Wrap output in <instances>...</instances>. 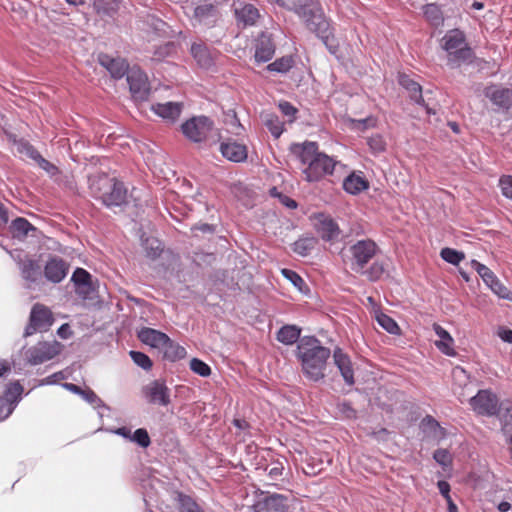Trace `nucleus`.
Returning a JSON list of instances; mask_svg holds the SVG:
<instances>
[{"label":"nucleus","instance_id":"obj_45","mask_svg":"<svg viewBox=\"0 0 512 512\" xmlns=\"http://www.w3.org/2000/svg\"><path fill=\"white\" fill-rule=\"evenodd\" d=\"M304 463L306 466L303 467V471L307 475H317L323 469V461L313 456H307L304 459Z\"/></svg>","mask_w":512,"mask_h":512},{"label":"nucleus","instance_id":"obj_55","mask_svg":"<svg viewBox=\"0 0 512 512\" xmlns=\"http://www.w3.org/2000/svg\"><path fill=\"white\" fill-rule=\"evenodd\" d=\"M338 410L340 411V413L348 418V419H354L357 417V412L356 410L352 407L351 403L350 402H347V401H343L341 403L338 404Z\"/></svg>","mask_w":512,"mask_h":512},{"label":"nucleus","instance_id":"obj_22","mask_svg":"<svg viewBox=\"0 0 512 512\" xmlns=\"http://www.w3.org/2000/svg\"><path fill=\"white\" fill-rule=\"evenodd\" d=\"M168 337L167 334L148 327H144L138 332V338L142 343L158 349L159 351L162 346L165 345V341L168 340Z\"/></svg>","mask_w":512,"mask_h":512},{"label":"nucleus","instance_id":"obj_52","mask_svg":"<svg viewBox=\"0 0 512 512\" xmlns=\"http://www.w3.org/2000/svg\"><path fill=\"white\" fill-rule=\"evenodd\" d=\"M499 187L504 197L512 199V175H502L499 179Z\"/></svg>","mask_w":512,"mask_h":512},{"label":"nucleus","instance_id":"obj_53","mask_svg":"<svg viewBox=\"0 0 512 512\" xmlns=\"http://www.w3.org/2000/svg\"><path fill=\"white\" fill-rule=\"evenodd\" d=\"M434 460L442 466H448L452 463V458L448 450L437 449L433 453Z\"/></svg>","mask_w":512,"mask_h":512},{"label":"nucleus","instance_id":"obj_8","mask_svg":"<svg viewBox=\"0 0 512 512\" xmlns=\"http://www.w3.org/2000/svg\"><path fill=\"white\" fill-rule=\"evenodd\" d=\"M54 322V317L51 310L41 303L33 305L29 323L25 328L24 336L28 337L37 331H47Z\"/></svg>","mask_w":512,"mask_h":512},{"label":"nucleus","instance_id":"obj_3","mask_svg":"<svg viewBox=\"0 0 512 512\" xmlns=\"http://www.w3.org/2000/svg\"><path fill=\"white\" fill-rule=\"evenodd\" d=\"M296 355L301 361L304 375L317 382L325 377V367L331 355L329 348L322 346L314 336H305L299 340Z\"/></svg>","mask_w":512,"mask_h":512},{"label":"nucleus","instance_id":"obj_28","mask_svg":"<svg viewBox=\"0 0 512 512\" xmlns=\"http://www.w3.org/2000/svg\"><path fill=\"white\" fill-rule=\"evenodd\" d=\"M433 329L436 335L440 338V340L435 342L436 347L444 354L448 356L456 355L455 350L453 349L454 340L451 335L439 324H434Z\"/></svg>","mask_w":512,"mask_h":512},{"label":"nucleus","instance_id":"obj_50","mask_svg":"<svg viewBox=\"0 0 512 512\" xmlns=\"http://www.w3.org/2000/svg\"><path fill=\"white\" fill-rule=\"evenodd\" d=\"M131 441L137 443L142 448H147L151 444L150 436L144 428L135 430L131 437Z\"/></svg>","mask_w":512,"mask_h":512},{"label":"nucleus","instance_id":"obj_63","mask_svg":"<svg viewBox=\"0 0 512 512\" xmlns=\"http://www.w3.org/2000/svg\"><path fill=\"white\" fill-rule=\"evenodd\" d=\"M9 221V213L6 206L0 201V227H5Z\"/></svg>","mask_w":512,"mask_h":512},{"label":"nucleus","instance_id":"obj_11","mask_svg":"<svg viewBox=\"0 0 512 512\" xmlns=\"http://www.w3.org/2000/svg\"><path fill=\"white\" fill-rule=\"evenodd\" d=\"M142 394L149 404L168 406L171 403L170 389L165 380L156 379L142 388Z\"/></svg>","mask_w":512,"mask_h":512},{"label":"nucleus","instance_id":"obj_30","mask_svg":"<svg viewBox=\"0 0 512 512\" xmlns=\"http://www.w3.org/2000/svg\"><path fill=\"white\" fill-rule=\"evenodd\" d=\"M9 230L14 239L24 240L28 236L29 232L36 231V227H34L27 219L17 217L11 222Z\"/></svg>","mask_w":512,"mask_h":512},{"label":"nucleus","instance_id":"obj_64","mask_svg":"<svg viewBox=\"0 0 512 512\" xmlns=\"http://www.w3.org/2000/svg\"><path fill=\"white\" fill-rule=\"evenodd\" d=\"M438 489L444 498L450 496V484L447 481L441 480L437 483Z\"/></svg>","mask_w":512,"mask_h":512},{"label":"nucleus","instance_id":"obj_23","mask_svg":"<svg viewBox=\"0 0 512 512\" xmlns=\"http://www.w3.org/2000/svg\"><path fill=\"white\" fill-rule=\"evenodd\" d=\"M275 53V44L269 35L262 33L256 42L255 59L257 62H267Z\"/></svg>","mask_w":512,"mask_h":512},{"label":"nucleus","instance_id":"obj_15","mask_svg":"<svg viewBox=\"0 0 512 512\" xmlns=\"http://www.w3.org/2000/svg\"><path fill=\"white\" fill-rule=\"evenodd\" d=\"M288 498L281 494L266 495L253 505L254 512H287Z\"/></svg>","mask_w":512,"mask_h":512},{"label":"nucleus","instance_id":"obj_62","mask_svg":"<svg viewBox=\"0 0 512 512\" xmlns=\"http://www.w3.org/2000/svg\"><path fill=\"white\" fill-rule=\"evenodd\" d=\"M498 336L504 342L512 344V330L508 328L501 327L498 330Z\"/></svg>","mask_w":512,"mask_h":512},{"label":"nucleus","instance_id":"obj_42","mask_svg":"<svg viewBox=\"0 0 512 512\" xmlns=\"http://www.w3.org/2000/svg\"><path fill=\"white\" fill-rule=\"evenodd\" d=\"M293 65V58L291 56H284L270 63L267 66V69L273 72L286 73L293 67Z\"/></svg>","mask_w":512,"mask_h":512},{"label":"nucleus","instance_id":"obj_27","mask_svg":"<svg viewBox=\"0 0 512 512\" xmlns=\"http://www.w3.org/2000/svg\"><path fill=\"white\" fill-rule=\"evenodd\" d=\"M423 16L426 22L433 28L443 26L445 18L441 6L436 3H429L423 6Z\"/></svg>","mask_w":512,"mask_h":512},{"label":"nucleus","instance_id":"obj_56","mask_svg":"<svg viewBox=\"0 0 512 512\" xmlns=\"http://www.w3.org/2000/svg\"><path fill=\"white\" fill-rule=\"evenodd\" d=\"M278 107L285 116L291 117L290 121L295 119V115L298 110L290 102L282 101L279 103Z\"/></svg>","mask_w":512,"mask_h":512},{"label":"nucleus","instance_id":"obj_10","mask_svg":"<svg viewBox=\"0 0 512 512\" xmlns=\"http://www.w3.org/2000/svg\"><path fill=\"white\" fill-rule=\"evenodd\" d=\"M483 95L498 110L508 112L512 109V88L491 83L483 89Z\"/></svg>","mask_w":512,"mask_h":512},{"label":"nucleus","instance_id":"obj_38","mask_svg":"<svg viewBox=\"0 0 512 512\" xmlns=\"http://www.w3.org/2000/svg\"><path fill=\"white\" fill-rule=\"evenodd\" d=\"M264 125L275 138H279L283 133V123L280 121L279 117L274 113L265 114Z\"/></svg>","mask_w":512,"mask_h":512},{"label":"nucleus","instance_id":"obj_40","mask_svg":"<svg viewBox=\"0 0 512 512\" xmlns=\"http://www.w3.org/2000/svg\"><path fill=\"white\" fill-rule=\"evenodd\" d=\"M317 240L313 237L300 238L293 244V251L300 256H307L314 249Z\"/></svg>","mask_w":512,"mask_h":512},{"label":"nucleus","instance_id":"obj_17","mask_svg":"<svg viewBox=\"0 0 512 512\" xmlns=\"http://www.w3.org/2000/svg\"><path fill=\"white\" fill-rule=\"evenodd\" d=\"M220 152L224 158L235 163L244 162L248 157L247 146L231 139L221 142Z\"/></svg>","mask_w":512,"mask_h":512},{"label":"nucleus","instance_id":"obj_43","mask_svg":"<svg viewBox=\"0 0 512 512\" xmlns=\"http://www.w3.org/2000/svg\"><path fill=\"white\" fill-rule=\"evenodd\" d=\"M367 145L371 153L374 155L383 153L386 151L387 143L382 135L374 134L367 138Z\"/></svg>","mask_w":512,"mask_h":512},{"label":"nucleus","instance_id":"obj_39","mask_svg":"<svg viewBox=\"0 0 512 512\" xmlns=\"http://www.w3.org/2000/svg\"><path fill=\"white\" fill-rule=\"evenodd\" d=\"M120 0H94L93 6L98 14L112 15L119 9Z\"/></svg>","mask_w":512,"mask_h":512},{"label":"nucleus","instance_id":"obj_44","mask_svg":"<svg viewBox=\"0 0 512 512\" xmlns=\"http://www.w3.org/2000/svg\"><path fill=\"white\" fill-rule=\"evenodd\" d=\"M471 264L487 286L493 284L497 277L487 266L476 260H472Z\"/></svg>","mask_w":512,"mask_h":512},{"label":"nucleus","instance_id":"obj_13","mask_svg":"<svg viewBox=\"0 0 512 512\" xmlns=\"http://www.w3.org/2000/svg\"><path fill=\"white\" fill-rule=\"evenodd\" d=\"M127 82L135 101H146L150 94V84L147 75L139 68H132L127 73Z\"/></svg>","mask_w":512,"mask_h":512},{"label":"nucleus","instance_id":"obj_21","mask_svg":"<svg viewBox=\"0 0 512 512\" xmlns=\"http://www.w3.org/2000/svg\"><path fill=\"white\" fill-rule=\"evenodd\" d=\"M398 83L409 93V97L416 104L426 107L424 98L422 96V87L421 85L411 79L409 75L405 73H400L398 75Z\"/></svg>","mask_w":512,"mask_h":512},{"label":"nucleus","instance_id":"obj_32","mask_svg":"<svg viewBox=\"0 0 512 512\" xmlns=\"http://www.w3.org/2000/svg\"><path fill=\"white\" fill-rule=\"evenodd\" d=\"M159 352L163 354L164 359L171 362L183 359L186 356L185 348L175 343L170 337L165 341V345L162 346Z\"/></svg>","mask_w":512,"mask_h":512},{"label":"nucleus","instance_id":"obj_36","mask_svg":"<svg viewBox=\"0 0 512 512\" xmlns=\"http://www.w3.org/2000/svg\"><path fill=\"white\" fill-rule=\"evenodd\" d=\"M21 273L25 280L35 282L41 273V267L36 260L26 259L21 263Z\"/></svg>","mask_w":512,"mask_h":512},{"label":"nucleus","instance_id":"obj_20","mask_svg":"<svg viewBox=\"0 0 512 512\" xmlns=\"http://www.w3.org/2000/svg\"><path fill=\"white\" fill-rule=\"evenodd\" d=\"M316 231L324 241H333L340 234L337 223L330 217L319 215L316 223Z\"/></svg>","mask_w":512,"mask_h":512},{"label":"nucleus","instance_id":"obj_1","mask_svg":"<svg viewBox=\"0 0 512 512\" xmlns=\"http://www.w3.org/2000/svg\"><path fill=\"white\" fill-rule=\"evenodd\" d=\"M380 251L378 245L371 239L358 240L342 251V257L352 271L367 280L378 281L385 272L382 261L375 259Z\"/></svg>","mask_w":512,"mask_h":512},{"label":"nucleus","instance_id":"obj_26","mask_svg":"<svg viewBox=\"0 0 512 512\" xmlns=\"http://www.w3.org/2000/svg\"><path fill=\"white\" fill-rule=\"evenodd\" d=\"M72 281L76 286V292L80 295L88 296L92 291L91 275L83 268H77L73 275Z\"/></svg>","mask_w":512,"mask_h":512},{"label":"nucleus","instance_id":"obj_12","mask_svg":"<svg viewBox=\"0 0 512 512\" xmlns=\"http://www.w3.org/2000/svg\"><path fill=\"white\" fill-rule=\"evenodd\" d=\"M470 405L477 414L483 416H494L500 408L498 397L490 390H480L470 399Z\"/></svg>","mask_w":512,"mask_h":512},{"label":"nucleus","instance_id":"obj_51","mask_svg":"<svg viewBox=\"0 0 512 512\" xmlns=\"http://www.w3.org/2000/svg\"><path fill=\"white\" fill-rule=\"evenodd\" d=\"M496 295H498L500 298L512 300V293L510 290L503 285L498 278H496L493 281V284H490L488 286Z\"/></svg>","mask_w":512,"mask_h":512},{"label":"nucleus","instance_id":"obj_34","mask_svg":"<svg viewBox=\"0 0 512 512\" xmlns=\"http://www.w3.org/2000/svg\"><path fill=\"white\" fill-rule=\"evenodd\" d=\"M300 334L301 329L298 326L284 325L278 330L276 339L285 345H293L299 340Z\"/></svg>","mask_w":512,"mask_h":512},{"label":"nucleus","instance_id":"obj_60","mask_svg":"<svg viewBox=\"0 0 512 512\" xmlns=\"http://www.w3.org/2000/svg\"><path fill=\"white\" fill-rule=\"evenodd\" d=\"M145 250H146V255L152 259H155L157 258L158 256H160L161 254V249L158 246L154 247L152 244L149 246V241L147 240L145 242Z\"/></svg>","mask_w":512,"mask_h":512},{"label":"nucleus","instance_id":"obj_61","mask_svg":"<svg viewBox=\"0 0 512 512\" xmlns=\"http://www.w3.org/2000/svg\"><path fill=\"white\" fill-rule=\"evenodd\" d=\"M37 163L41 168H43L47 172L53 173L57 170V167L54 164H52L42 156H40V158L37 160Z\"/></svg>","mask_w":512,"mask_h":512},{"label":"nucleus","instance_id":"obj_9","mask_svg":"<svg viewBox=\"0 0 512 512\" xmlns=\"http://www.w3.org/2000/svg\"><path fill=\"white\" fill-rule=\"evenodd\" d=\"M60 353V344L53 342H38L25 352V358L30 365L42 364L53 359Z\"/></svg>","mask_w":512,"mask_h":512},{"label":"nucleus","instance_id":"obj_2","mask_svg":"<svg viewBox=\"0 0 512 512\" xmlns=\"http://www.w3.org/2000/svg\"><path fill=\"white\" fill-rule=\"evenodd\" d=\"M289 150L303 165H307L303 170L306 181L318 182L326 175L333 174L337 162L325 153L319 152L317 142L292 143Z\"/></svg>","mask_w":512,"mask_h":512},{"label":"nucleus","instance_id":"obj_49","mask_svg":"<svg viewBox=\"0 0 512 512\" xmlns=\"http://www.w3.org/2000/svg\"><path fill=\"white\" fill-rule=\"evenodd\" d=\"M130 356L135 364L141 367L144 370H150L153 366L151 359L142 352L139 351H130Z\"/></svg>","mask_w":512,"mask_h":512},{"label":"nucleus","instance_id":"obj_41","mask_svg":"<svg viewBox=\"0 0 512 512\" xmlns=\"http://www.w3.org/2000/svg\"><path fill=\"white\" fill-rule=\"evenodd\" d=\"M376 320L378 324L390 334L399 335L400 328L396 321L383 312L376 314Z\"/></svg>","mask_w":512,"mask_h":512},{"label":"nucleus","instance_id":"obj_33","mask_svg":"<svg viewBox=\"0 0 512 512\" xmlns=\"http://www.w3.org/2000/svg\"><path fill=\"white\" fill-rule=\"evenodd\" d=\"M23 393V386L19 383V381H15L10 383L3 396H0V401L8 406H16V404L21 399V395Z\"/></svg>","mask_w":512,"mask_h":512},{"label":"nucleus","instance_id":"obj_4","mask_svg":"<svg viewBox=\"0 0 512 512\" xmlns=\"http://www.w3.org/2000/svg\"><path fill=\"white\" fill-rule=\"evenodd\" d=\"M91 196L107 208L127 204L128 190L124 183L106 173H96L88 178Z\"/></svg>","mask_w":512,"mask_h":512},{"label":"nucleus","instance_id":"obj_24","mask_svg":"<svg viewBox=\"0 0 512 512\" xmlns=\"http://www.w3.org/2000/svg\"><path fill=\"white\" fill-rule=\"evenodd\" d=\"M183 104L180 102L156 103L152 105V111L163 119L175 122L181 112Z\"/></svg>","mask_w":512,"mask_h":512},{"label":"nucleus","instance_id":"obj_18","mask_svg":"<svg viewBox=\"0 0 512 512\" xmlns=\"http://www.w3.org/2000/svg\"><path fill=\"white\" fill-rule=\"evenodd\" d=\"M68 268L67 263L62 258L52 257L45 265L44 274L49 281L59 283L67 275Z\"/></svg>","mask_w":512,"mask_h":512},{"label":"nucleus","instance_id":"obj_19","mask_svg":"<svg viewBox=\"0 0 512 512\" xmlns=\"http://www.w3.org/2000/svg\"><path fill=\"white\" fill-rule=\"evenodd\" d=\"M333 360L335 365L338 367L344 381L348 385H353L355 382L354 371L349 356L345 354L341 348H336L333 352Z\"/></svg>","mask_w":512,"mask_h":512},{"label":"nucleus","instance_id":"obj_25","mask_svg":"<svg viewBox=\"0 0 512 512\" xmlns=\"http://www.w3.org/2000/svg\"><path fill=\"white\" fill-rule=\"evenodd\" d=\"M190 53L199 66L209 68L213 65L212 52L204 42H194L191 45Z\"/></svg>","mask_w":512,"mask_h":512},{"label":"nucleus","instance_id":"obj_31","mask_svg":"<svg viewBox=\"0 0 512 512\" xmlns=\"http://www.w3.org/2000/svg\"><path fill=\"white\" fill-rule=\"evenodd\" d=\"M219 11L214 4L199 5L194 10V17L200 22L205 24L215 23L218 19Z\"/></svg>","mask_w":512,"mask_h":512},{"label":"nucleus","instance_id":"obj_14","mask_svg":"<svg viewBox=\"0 0 512 512\" xmlns=\"http://www.w3.org/2000/svg\"><path fill=\"white\" fill-rule=\"evenodd\" d=\"M237 24L242 27L253 26L260 17L258 9L241 0L234 1L232 4Z\"/></svg>","mask_w":512,"mask_h":512},{"label":"nucleus","instance_id":"obj_57","mask_svg":"<svg viewBox=\"0 0 512 512\" xmlns=\"http://www.w3.org/2000/svg\"><path fill=\"white\" fill-rule=\"evenodd\" d=\"M20 152L25 153L29 158L36 162L41 156V154L28 142L21 143Z\"/></svg>","mask_w":512,"mask_h":512},{"label":"nucleus","instance_id":"obj_5","mask_svg":"<svg viewBox=\"0 0 512 512\" xmlns=\"http://www.w3.org/2000/svg\"><path fill=\"white\" fill-rule=\"evenodd\" d=\"M291 9L304 21L308 30L328 45L333 32L318 0H293Z\"/></svg>","mask_w":512,"mask_h":512},{"label":"nucleus","instance_id":"obj_35","mask_svg":"<svg viewBox=\"0 0 512 512\" xmlns=\"http://www.w3.org/2000/svg\"><path fill=\"white\" fill-rule=\"evenodd\" d=\"M502 424V431L508 437H512V403H501L496 414Z\"/></svg>","mask_w":512,"mask_h":512},{"label":"nucleus","instance_id":"obj_54","mask_svg":"<svg viewBox=\"0 0 512 512\" xmlns=\"http://www.w3.org/2000/svg\"><path fill=\"white\" fill-rule=\"evenodd\" d=\"M266 470L268 473V477L272 481H277L283 475L284 466L281 462H276V463H273L270 467H266Z\"/></svg>","mask_w":512,"mask_h":512},{"label":"nucleus","instance_id":"obj_37","mask_svg":"<svg viewBox=\"0 0 512 512\" xmlns=\"http://www.w3.org/2000/svg\"><path fill=\"white\" fill-rule=\"evenodd\" d=\"M179 512H197L201 507L200 505L189 495L183 492H176L175 498Z\"/></svg>","mask_w":512,"mask_h":512},{"label":"nucleus","instance_id":"obj_16","mask_svg":"<svg viewBox=\"0 0 512 512\" xmlns=\"http://www.w3.org/2000/svg\"><path fill=\"white\" fill-rule=\"evenodd\" d=\"M98 62L103 66L114 79H121L129 72V64L121 57H112L106 53L98 55Z\"/></svg>","mask_w":512,"mask_h":512},{"label":"nucleus","instance_id":"obj_59","mask_svg":"<svg viewBox=\"0 0 512 512\" xmlns=\"http://www.w3.org/2000/svg\"><path fill=\"white\" fill-rule=\"evenodd\" d=\"M82 397L91 404H98L101 402V399L96 395V393L91 389H82V392L80 393Z\"/></svg>","mask_w":512,"mask_h":512},{"label":"nucleus","instance_id":"obj_6","mask_svg":"<svg viewBox=\"0 0 512 512\" xmlns=\"http://www.w3.org/2000/svg\"><path fill=\"white\" fill-rule=\"evenodd\" d=\"M441 48L447 53L448 64L460 66L461 63L471 61L474 52L466 40L465 33L460 29L446 32L441 39Z\"/></svg>","mask_w":512,"mask_h":512},{"label":"nucleus","instance_id":"obj_58","mask_svg":"<svg viewBox=\"0 0 512 512\" xmlns=\"http://www.w3.org/2000/svg\"><path fill=\"white\" fill-rule=\"evenodd\" d=\"M356 124V127L365 130L367 128H374L377 125V120L374 117H367L365 119H359L353 121Z\"/></svg>","mask_w":512,"mask_h":512},{"label":"nucleus","instance_id":"obj_47","mask_svg":"<svg viewBox=\"0 0 512 512\" xmlns=\"http://www.w3.org/2000/svg\"><path fill=\"white\" fill-rule=\"evenodd\" d=\"M282 275L289 280L299 291H303L307 287L304 279L295 271L291 269H282Z\"/></svg>","mask_w":512,"mask_h":512},{"label":"nucleus","instance_id":"obj_7","mask_svg":"<svg viewBox=\"0 0 512 512\" xmlns=\"http://www.w3.org/2000/svg\"><path fill=\"white\" fill-rule=\"evenodd\" d=\"M183 135L194 143L216 144L221 135L214 122L207 116H197L186 120L181 125Z\"/></svg>","mask_w":512,"mask_h":512},{"label":"nucleus","instance_id":"obj_46","mask_svg":"<svg viewBox=\"0 0 512 512\" xmlns=\"http://www.w3.org/2000/svg\"><path fill=\"white\" fill-rule=\"evenodd\" d=\"M443 260L446 262L457 265L464 259V254L452 248H443L440 252Z\"/></svg>","mask_w":512,"mask_h":512},{"label":"nucleus","instance_id":"obj_29","mask_svg":"<svg viewBox=\"0 0 512 512\" xmlns=\"http://www.w3.org/2000/svg\"><path fill=\"white\" fill-rule=\"evenodd\" d=\"M369 188V182L362 176L351 173L343 181V189L352 195H357Z\"/></svg>","mask_w":512,"mask_h":512},{"label":"nucleus","instance_id":"obj_48","mask_svg":"<svg viewBox=\"0 0 512 512\" xmlns=\"http://www.w3.org/2000/svg\"><path fill=\"white\" fill-rule=\"evenodd\" d=\"M190 369L194 373H196L202 377H208L211 374L210 366L198 358H193L190 361Z\"/></svg>","mask_w":512,"mask_h":512}]
</instances>
